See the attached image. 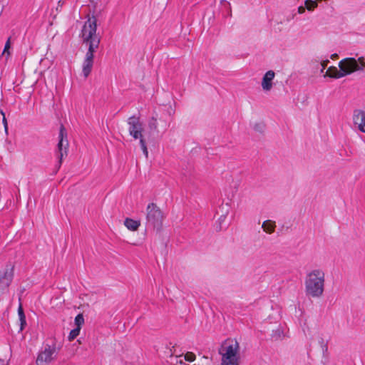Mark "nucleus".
<instances>
[{"instance_id": "nucleus-1", "label": "nucleus", "mask_w": 365, "mask_h": 365, "mask_svg": "<svg viewBox=\"0 0 365 365\" xmlns=\"http://www.w3.org/2000/svg\"><path fill=\"white\" fill-rule=\"evenodd\" d=\"M365 68L364 57L346 58L339 62V69L335 66L328 68L324 77L338 79L349 76L356 71H363Z\"/></svg>"}, {"instance_id": "nucleus-2", "label": "nucleus", "mask_w": 365, "mask_h": 365, "mask_svg": "<svg viewBox=\"0 0 365 365\" xmlns=\"http://www.w3.org/2000/svg\"><path fill=\"white\" fill-rule=\"evenodd\" d=\"M324 274L319 269H314L308 274L305 282L306 292L312 297H320L324 291Z\"/></svg>"}, {"instance_id": "nucleus-3", "label": "nucleus", "mask_w": 365, "mask_h": 365, "mask_svg": "<svg viewBox=\"0 0 365 365\" xmlns=\"http://www.w3.org/2000/svg\"><path fill=\"white\" fill-rule=\"evenodd\" d=\"M61 348V343L57 344L56 338L47 339L44 344L43 350L39 351L37 356L36 365H48L56 359Z\"/></svg>"}, {"instance_id": "nucleus-4", "label": "nucleus", "mask_w": 365, "mask_h": 365, "mask_svg": "<svg viewBox=\"0 0 365 365\" xmlns=\"http://www.w3.org/2000/svg\"><path fill=\"white\" fill-rule=\"evenodd\" d=\"M97 19L95 16H88L81 32L83 42L98 48L101 42V36L96 34Z\"/></svg>"}, {"instance_id": "nucleus-5", "label": "nucleus", "mask_w": 365, "mask_h": 365, "mask_svg": "<svg viewBox=\"0 0 365 365\" xmlns=\"http://www.w3.org/2000/svg\"><path fill=\"white\" fill-rule=\"evenodd\" d=\"M69 143L68 140L67 130L63 124H61L59 128L58 142L56 150L58 162L55 165L54 173L56 174L60 169L64 156H67Z\"/></svg>"}, {"instance_id": "nucleus-6", "label": "nucleus", "mask_w": 365, "mask_h": 365, "mask_svg": "<svg viewBox=\"0 0 365 365\" xmlns=\"http://www.w3.org/2000/svg\"><path fill=\"white\" fill-rule=\"evenodd\" d=\"M146 225L157 230H160L163 226V214L155 203H149L146 208Z\"/></svg>"}, {"instance_id": "nucleus-7", "label": "nucleus", "mask_w": 365, "mask_h": 365, "mask_svg": "<svg viewBox=\"0 0 365 365\" xmlns=\"http://www.w3.org/2000/svg\"><path fill=\"white\" fill-rule=\"evenodd\" d=\"M14 264L9 262L0 269V293L8 292L14 277Z\"/></svg>"}, {"instance_id": "nucleus-8", "label": "nucleus", "mask_w": 365, "mask_h": 365, "mask_svg": "<svg viewBox=\"0 0 365 365\" xmlns=\"http://www.w3.org/2000/svg\"><path fill=\"white\" fill-rule=\"evenodd\" d=\"M239 343L235 341V344H230L225 347V352L219 353L222 354L221 365H239Z\"/></svg>"}, {"instance_id": "nucleus-9", "label": "nucleus", "mask_w": 365, "mask_h": 365, "mask_svg": "<svg viewBox=\"0 0 365 365\" xmlns=\"http://www.w3.org/2000/svg\"><path fill=\"white\" fill-rule=\"evenodd\" d=\"M128 124L129 125V134L134 139H140L144 135H143V123L140 120V118L135 115H132L128 119Z\"/></svg>"}, {"instance_id": "nucleus-10", "label": "nucleus", "mask_w": 365, "mask_h": 365, "mask_svg": "<svg viewBox=\"0 0 365 365\" xmlns=\"http://www.w3.org/2000/svg\"><path fill=\"white\" fill-rule=\"evenodd\" d=\"M88 45V51L86 53V57L83 63V73L84 77H88L91 71L93 66V59H94V53L96 51L98 48L94 47L90 44Z\"/></svg>"}, {"instance_id": "nucleus-11", "label": "nucleus", "mask_w": 365, "mask_h": 365, "mask_svg": "<svg viewBox=\"0 0 365 365\" xmlns=\"http://www.w3.org/2000/svg\"><path fill=\"white\" fill-rule=\"evenodd\" d=\"M353 120L354 123L358 125L359 130L365 133V112L362 110H354Z\"/></svg>"}, {"instance_id": "nucleus-12", "label": "nucleus", "mask_w": 365, "mask_h": 365, "mask_svg": "<svg viewBox=\"0 0 365 365\" xmlns=\"http://www.w3.org/2000/svg\"><path fill=\"white\" fill-rule=\"evenodd\" d=\"M275 73L269 70L265 73L262 79V87L265 91H269L272 88V81L274 78Z\"/></svg>"}, {"instance_id": "nucleus-13", "label": "nucleus", "mask_w": 365, "mask_h": 365, "mask_svg": "<svg viewBox=\"0 0 365 365\" xmlns=\"http://www.w3.org/2000/svg\"><path fill=\"white\" fill-rule=\"evenodd\" d=\"M148 128L150 131L148 141L149 143H154L155 141V137L154 136V135L156 134L158 135L159 133L158 130L157 118L153 116L149 119Z\"/></svg>"}, {"instance_id": "nucleus-14", "label": "nucleus", "mask_w": 365, "mask_h": 365, "mask_svg": "<svg viewBox=\"0 0 365 365\" xmlns=\"http://www.w3.org/2000/svg\"><path fill=\"white\" fill-rule=\"evenodd\" d=\"M18 315L20 321V328H19V332L22 331L25 327H26V315L22 307L21 303H19V307H18Z\"/></svg>"}, {"instance_id": "nucleus-15", "label": "nucleus", "mask_w": 365, "mask_h": 365, "mask_svg": "<svg viewBox=\"0 0 365 365\" xmlns=\"http://www.w3.org/2000/svg\"><path fill=\"white\" fill-rule=\"evenodd\" d=\"M125 226L131 231H136L140 225V220H135L129 217L124 221Z\"/></svg>"}, {"instance_id": "nucleus-16", "label": "nucleus", "mask_w": 365, "mask_h": 365, "mask_svg": "<svg viewBox=\"0 0 365 365\" xmlns=\"http://www.w3.org/2000/svg\"><path fill=\"white\" fill-rule=\"evenodd\" d=\"M275 227V222L270 220H265L262 224L264 231L269 234L274 232Z\"/></svg>"}, {"instance_id": "nucleus-17", "label": "nucleus", "mask_w": 365, "mask_h": 365, "mask_svg": "<svg viewBox=\"0 0 365 365\" xmlns=\"http://www.w3.org/2000/svg\"><path fill=\"white\" fill-rule=\"evenodd\" d=\"M283 336V331L280 328H277L275 330H272L271 338L274 341H277Z\"/></svg>"}, {"instance_id": "nucleus-18", "label": "nucleus", "mask_w": 365, "mask_h": 365, "mask_svg": "<svg viewBox=\"0 0 365 365\" xmlns=\"http://www.w3.org/2000/svg\"><path fill=\"white\" fill-rule=\"evenodd\" d=\"M11 37H9L7 41L5 43L4 48L2 52V56L6 55V58L7 59L8 57L10 56V48H11Z\"/></svg>"}, {"instance_id": "nucleus-19", "label": "nucleus", "mask_w": 365, "mask_h": 365, "mask_svg": "<svg viewBox=\"0 0 365 365\" xmlns=\"http://www.w3.org/2000/svg\"><path fill=\"white\" fill-rule=\"evenodd\" d=\"M81 329L78 327H75L73 329L68 336V339L70 341H73L80 334Z\"/></svg>"}, {"instance_id": "nucleus-20", "label": "nucleus", "mask_w": 365, "mask_h": 365, "mask_svg": "<svg viewBox=\"0 0 365 365\" xmlns=\"http://www.w3.org/2000/svg\"><path fill=\"white\" fill-rule=\"evenodd\" d=\"M305 6L308 11H313L317 6L316 0H306L304 1Z\"/></svg>"}, {"instance_id": "nucleus-21", "label": "nucleus", "mask_w": 365, "mask_h": 365, "mask_svg": "<svg viewBox=\"0 0 365 365\" xmlns=\"http://www.w3.org/2000/svg\"><path fill=\"white\" fill-rule=\"evenodd\" d=\"M140 140V145L141 147V149L143 150V154L148 158V151L147 148V141L144 137L139 139Z\"/></svg>"}, {"instance_id": "nucleus-22", "label": "nucleus", "mask_w": 365, "mask_h": 365, "mask_svg": "<svg viewBox=\"0 0 365 365\" xmlns=\"http://www.w3.org/2000/svg\"><path fill=\"white\" fill-rule=\"evenodd\" d=\"M76 327L81 329L82 325L84 324V317L83 314H78L74 319Z\"/></svg>"}, {"instance_id": "nucleus-23", "label": "nucleus", "mask_w": 365, "mask_h": 365, "mask_svg": "<svg viewBox=\"0 0 365 365\" xmlns=\"http://www.w3.org/2000/svg\"><path fill=\"white\" fill-rule=\"evenodd\" d=\"M253 128L256 132L262 133L264 130L265 125L263 123H257L255 124Z\"/></svg>"}, {"instance_id": "nucleus-24", "label": "nucleus", "mask_w": 365, "mask_h": 365, "mask_svg": "<svg viewBox=\"0 0 365 365\" xmlns=\"http://www.w3.org/2000/svg\"><path fill=\"white\" fill-rule=\"evenodd\" d=\"M185 360L189 362H192L195 360L196 356L191 351H187L184 355Z\"/></svg>"}, {"instance_id": "nucleus-25", "label": "nucleus", "mask_w": 365, "mask_h": 365, "mask_svg": "<svg viewBox=\"0 0 365 365\" xmlns=\"http://www.w3.org/2000/svg\"><path fill=\"white\" fill-rule=\"evenodd\" d=\"M319 344L322 349L323 353L324 354L325 352H327L328 350L327 342H326L322 337H320L319 339Z\"/></svg>"}, {"instance_id": "nucleus-26", "label": "nucleus", "mask_w": 365, "mask_h": 365, "mask_svg": "<svg viewBox=\"0 0 365 365\" xmlns=\"http://www.w3.org/2000/svg\"><path fill=\"white\" fill-rule=\"evenodd\" d=\"M226 218V215H222L220 218L218 219V223L219 225L216 227V230L217 231H220L222 230V222L225 220V219Z\"/></svg>"}, {"instance_id": "nucleus-27", "label": "nucleus", "mask_w": 365, "mask_h": 365, "mask_svg": "<svg viewBox=\"0 0 365 365\" xmlns=\"http://www.w3.org/2000/svg\"><path fill=\"white\" fill-rule=\"evenodd\" d=\"M2 123H3V125L4 127L5 132L7 133H8V123H7V120H6L5 115H4V117L2 118Z\"/></svg>"}, {"instance_id": "nucleus-28", "label": "nucleus", "mask_w": 365, "mask_h": 365, "mask_svg": "<svg viewBox=\"0 0 365 365\" xmlns=\"http://www.w3.org/2000/svg\"><path fill=\"white\" fill-rule=\"evenodd\" d=\"M175 359V363L174 364L173 362H170V365H177V364H180L181 365H189V364H187L185 362H183V361L181 359L178 360V356H176Z\"/></svg>"}, {"instance_id": "nucleus-29", "label": "nucleus", "mask_w": 365, "mask_h": 365, "mask_svg": "<svg viewBox=\"0 0 365 365\" xmlns=\"http://www.w3.org/2000/svg\"><path fill=\"white\" fill-rule=\"evenodd\" d=\"M329 63V61L328 59H326V60H324L322 61L321 65H322V68L321 72L324 71V70L327 66Z\"/></svg>"}, {"instance_id": "nucleus-30", "label": "nucleus", "mask_w": 365, "mask_h": 365, "mask_svg": "<svg viewBox=\"0 0 365 365\" xmlns=\"http://www.w3.org/2000/svg\"><path fill=\"white\" fill-rule=\"evenodd\" d=\"M306 9H307L306 6H300L298 7V13L303 14V13H304Z\"/></svg>"}, {"instance_id": "nucleus-31", "label": "nucleus", "mask_w": 365, "mask_h": 365, "mask_svg": "<svg viewBox=\"0 0 365 365\" xmlns=\"http://www.w3.org/2000/svg\"><path fill=\"white\" fill-rule=\"evenodd\" d=\"M25 288H21L20 289V293H19V301L21 302V294L25 292Z\"/></svg>"}, {"instance_id": "nucleus-32", "label": "nucleus", "mask_w": 365, "mask_h": 365, "mask_svg": "<svg viewBox=\"0 0 365 365\" xmlns=\"http://www.w3.org/2000/svg\"><path fill=\"white\" fill-rule=\"evenodd\" d=\"M331 59H336L339 58V55L337 53H333L331 55L330 57Z\"/></svg>"}, {"instance_id": "nucleus-33", "label": "nucleus", "mask_w": 365, "mask_h": 365, "mask_svg": "<svg viewBox=\"0 0 365 365\" xmlns=\"http://www.w3.org/2000/svg\"><path fill=\"white\" fill-rule=\"evenodd\" d=\"M175 346H173V349H175ZM175 352V349H174V351H173V349H170V356H173Z\"/></svg>"}, {"instance_id": "nucleus-34", "label": "nucleus", "mask_w": 365, "mask_h": 365, "mask_svg": "<svg viewBox=\"0 0 365 365\" xmlns=\"http://www.w3.org/2000/svg\"><path fill=\"white\" fill-rule=\"evenodd\" d=\"M0 113L2 115V118L4 117V115H5V113L4 112V110L1 108H0Z\"/></svg>"}, {"instance_id": "nucleus-35", "label": "nucleus", "mask_w": 365, "mask_h": 365, "mask_svg": "<svg viewBox=\"0 0 365 365\" xmlns=\"http://www.w3.org/2000/svg\"><path fill=\"white\" fill-rule=\"evenodd\" d=\"M316 1H317V3H318V2L323 1V0H316ZM328 1V0H324V1Z\"/></svg>"}]
</instances>
